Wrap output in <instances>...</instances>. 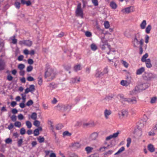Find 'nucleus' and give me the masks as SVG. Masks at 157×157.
<instances>
[{"label": "nucleus", "instance_id": "1", "mask_svg": "<svg viewBox=\"0 0 157 157\" xmlns=\"http://www.w3.org/2000/svg\"><path fill=\"white\" fill-rule=\"evenodd\" d=\"M44 77L47 78L48 81H51L55 77V74L53 70L50 67H48L45 73Z\"/></svg>", "mask_w": 157, "mask_h": 157}, {"label": "nucleus", "instance_id": "2", "mask_svg": "<svg viewBox=\"0 0 157 157\" xmlns=\"http://www.w3.org/2000/svg\"><path fill=\"white\" fill-rule=\"evenodd\" d=\"M81 4L79 3L77 6V9L75 11V13L76 16L80 17L81 18H83V11L81 8Z\"/></svg>", "mask_w": 157, "mask_h": 157}, {"label": "nucleus", "instance_id": "3", "mask_svg": "<svg viewBox=\"0 0 157 157\" xmlns=\"http://www.w3.org/2000/svg\"><path fill=\"white\" fill-rule=\"evenodd\" d=\"M128 115V112L125 110H122L118 113V115L120 119L126 117Z\"/></svg>", "mask_w": 157, "mask_h": 157}, {"label": "nucleus", "instance_id": "4", "mask_svg": "<svg viewBox=\"0 0 157 157\" xmlns=\"http://www.w3.org/2000/svg\"><path fill=\"white\" fill-rule=\"evenodd\" d=\"M144 89L141 86L139 87L136 86L135 88L132 91L130 92L129 94L130 95H133L136 94L140 92V89Z\"/></svg>", "mask_w": 157, "mask_h": 157}, {"label": "nucleus", "instance_id": "5", "mask_svg": "<svg viewBox=\"0 0 157 157\" xmlns=\"http://www.w3.org/2000/svg\"><path fill=\"white\" fill-rule=\"evenodd\" d=\"M112 114V111L110 109H105L104 112V117L106 119H108L109 118V116Z\"/></svg>", "mask_w": 157, "mask_h": 157}, {"label": "nucleus", "instance_id": "6", "mask_svg": "<svg viewBox=\"0 0 157 157\" xmlns=\"http://www.w3.org/2000/svg\"><path fill=\"white\" fill-rule=\"evenodd\" d=\"M134 8L133 6H130L122 10V12L125 13H129L133 11Z\"/></svg>", "mask_w": 157, "mask_h": 157}, {"label": "nucleus", "instance_id": "7", "mask_svg": "<svg viewBox=\"0 0 157 157\" xmlns=\"http://www.w3.org/2000/svg\"><path fill=\"white\" fill-rule=\"evenodd\" d=\"M35 90V86L33 85H31L29 88H27L25 90V94H27L29 92L33 93Z\"/></svg>", "mask_w": 157, "mask_h": 157}, {"label": "nucleus", "instance_id": "8", "mask_svg": "<svg viewBox=\"0 0 157 157\" xmlns=\"http://www.w3.org/2000/svg\"><path fill=\"white\" fill-rule=\"evenodd\" d=\"M146 78L147 80H151L153 79L157 78V76L152 73H149L147 74Z\"/></svg>", "mask_w": 157, "mask_h": 157}, {"label": "nucleus", "instance_id": "9", "mask_svg": "<svg viewBox=\"0 0 157 157\" xmlns=\"http://www.w3.org/2000/svg\"><path fill=\"white\" fill-rule=\"evenodd\" d=\"M98 133L97 132H94L92 133L90 136V139L91 140L96 139L98 136Z\"/></svg>", "mask_w": 157, "mask_h": 157}, {"label": "nucleus", "instance_id": "10", "mask_svg": "<svg viewBox=\"0 0 157 157\" xmlns=\"http://www.w3.org/2000/svg\"><path fill=\"white\" fill-rule=\"evenodd\" d=\"M137 102V100L136 98L132 97V98H129L128 103L135 104H136Z\"/></svg>", "mask_w": 157, "mask_h": 157}, {"label": "nucleus", "instance_id": "11", "mask_svg": "<svg viewBox=\"0 0 157 157\" xmlns=\"http://www.w3.org/2000/svg\"><path fill=\"white\" fill-rule=\"evenodd\" d=\"M148 150L151 152H153L155 151V148L154 146L151 144H149L147 146Z\"/></svg>", "mask_w": 157, "mask_h": 157}, {"label": "nucleus", "instance_id": "12", "mask_svg": "<svg viewBox=\"0 0 157 157\" xmlns=\"http://www.w3.org/2000/svg\"><path fill=\"white\" fill-rule=\"evenodd\" d=\"M5 63L3 60L0 59V71L3 70L5 67Z\"/></svg>", "mask_w": 157, "mask_h": 157}, {"label": "nucleus", "instance_id": "13", "mask_svg": "<svg viewBox=\"0 0 157 157\" xmlns=\"http://www.w3.org/2000/svg\"><path fill=\"white\" fill-rule=\"evenodd\" d=\"M63 110L64 111H69L71 109V106L68 105H63Z\"/></svg>", "mask_w": 157, "mask_h": 157}, {"label": "nucleus", "instance_id": "14", "mask_svg": "<svg viewBox=\"0 0 157 157\" xmlns=\"http://www.w3.org/2000/svg\"><path fill=\"white\" fill-rule=\"evenodd\" d=\"M145 71L144 68L141 67L140 68L137 70L136 74L137 75H140L142 74Z\"/></svg>", "mask_w": 157, "mask_h": 157}, {"label": "nucleus", "instance_id": "15", "mask_svg": "<svg viewBox=\"0 0 157 157\" xmlns=\"http://www.w3.org/2000/svg\"><path fill=\"white\" fill-rule=\"evenodd\" d=\"M140 37V33H137L135 36L134 40V42H136V44H138L139 41L138 40V39H139Z\"/></svg>", "mask_w": 157, "mask_h": 157}, {"label": "nucleus", "instance_id": "16", "mask_svg": "<svg viewBox=\"0 0 157 157\" xmlns=\"http://www.w3.org/2000/svg\"><path fill=\"white\" fill-rule=\"evenodd\" d=\"M121 84L125 86H127L130 84V82L127 81L122 80L121 81Z\"/></svg>", "mask_w": 157, "mask_h": 157}, {"label": "nucleus", "instance_id": "17", "mask_svg": "<svg viewBox=\"0 0 157 157\" xmlns=\"http://www.w3.org/2000/svg\"><path fill=\"white\" fill-rule=\"evenodd\" d=\"M80 82V78L75 77L71 78V82L72 83H78Z\"/></svg>", "mask_w": 157, "mask_h": 157}, {"label": "nucleus", "instance_id": "18", "mask_svg": "<svg viewBox=\"0 0 157 157\" xmlns=\"http://www.w3.org/2000/svg\"><path fill=\"white\" fill-rule=\"evenodd\" d=\"M147 23L145 20H144L140 25V27L141 29H144L146 27Z\"/></svg>", "mask_w": 157, "mask_h": 157}, {"label": "nucleus", "instance_id": "19", "mask_svg": "<svg viewBox=\"0 0 157 157\" xmlns=\"http://www.w3.org/2000/svg\"><path fill=\"white\" fill-rule=\"evenodd\" d=\"M105 43L101 45V48L102 49L104 50L105 49V46H106L109 49V50L110 49V45H109L108 43H107L106 41L105 42Z\"/></svg>", "mask_w": 157, "mask_h": 157}, {"label": "nucleus", "instance_id": "20", "mask_svg": "<svg viewBox=\"0 0 157 157\" xmlns=\"http://www.w3.org/2000/svg\"><path fill=\"white\" fill-rule=\"evenodd\" d=\"M146 67L147 68H150L151 67L152 65L151 63V60L149 59H147L146 61L145 62Z\"/></svg>", "mask_w": 157, "mask_h": 157}, {"label": "nucleus", "instance_id": "21", "mask_svg": "<svg viewBox=\"0 0 157 157\" xmlns=\"http://www.w3.org/2000/svg\"><path fill=\"white\" fill-rule=\"evenodd\" d=\"M72 146L75 148H78L80 147L81 144L78 142H75L72 144Z\"/></svg>", "mask_w": 157, "mask_h": 157}, {"label": "nucleus", "instance_id": "22", "mask_svg": "<svg viewBox=\"0 0 157 157\" xmlns=\"http://www.w3.org/2000/svg\"><path fill=\"white\" fill-rule=\"evenodd\" d=\"M147 84L146 83H144L141 84L140 85H139L138 86H137L139 87L140 86H141L142 88L144 89H140V91L141 90H145L147 88Z\"/></svg>", "mask_w": 157, "mask_h": 157}, {"label": "nucleus", "instance_id": "23", "mask_svg": "<svg viewBox=\"0 0 157 157\" xmlns=\"http://www.w3.org/2000/svg\"><path fill=\"white\" fill-rule=\"evenodd\" d=\"M152 28L151 25H149L147 26L146 28L145 32L147 33L148 34L150 33V31Z\"/></svg>", "mask_w": 157, "mask_h": 157}, {"label": "nucleus", "instance_id": "24", "mask_svg": "<svg viewBox=\"0 0 157 157\" xmlns=\"http://www.w3.org/2000/svg\"><path fill=\"white\" fill-rule=\"evenodd\" d=\"M125 150V148L124 147H121L120 149H119V150H118V151L115 154V155H117L120 153H122L123 151Z\"/></svg>", "mask_w": 157, "mask_h": 157}, {"label": "nucleus", "instance_id": "25", "mask_svg": "<svg viewBox=\"0 0 157 157\" xmlns=\"http://www.w3.org/2000/svg\"><path fill=\"white\" fill-rule=\"evenodd\" d=\"M93 149V148L88 146L86 147L85 148V150L88 154L91 153Z\"/></svg>", "mask_w": 157, "mask_h": 157}, {"label": "nucleus", "instance_id": "26", "mask_svg": "<svg viewBox=\"0 0 157 157\" xmlns=\"http://www.w3.org/2000/svg\"><path fill=\"white\" fill-rule=\"evenodd\" d=\"M32 44V42L29 40H25V45L28 46H31Z\"/></svg>", "mask_w": 157, "mask_h": 157}, {"label": "nucleus", "instance_id": "27", "mask_svg": "<svg viewBox=\"0 0 157 157\" xmlns=\"http://www.w3.org/2000/svg\"><path fill=\"white\" fill-rule=\"evenodd\" d=\"M148 57V54L147 53L145 54L142 57L141 60L142 62H145L146 61V59Z\"/></svg>", "mask_w": 157, "mask_h": 157}, {"label": "nucleus", "instance_id": "28", "mask_svg": "<svg viewBox=\"0 0 157 157\" xmlns=\"http://www.w3.org/2000/svg\"><path fill=\"white\" fill-rule=\"evenodd\" d=\"M21 3L17 1H16L14 4L15 7L17 9H19L20 7Z\"/></svg>", "mask_w": 157, "mask_h": 157}, {"label": "nucleus", "instance_id": "29", "mask_svg": "<svg viewBox=\"0 0 157 157\" xmlns=\"http://www.w3.org/2000/svg\"><path fill=\"white\" fill-rule=\"evenodd\" d=\"M110 6L112 8L115 9L117 8V5L114 2H112L110 3Z\"/></svg>", "mask_w": 157, "mask_h": 157}, {"label": "nucleus", "instance_id": "30", "mask_svg": "<svg viewBox=\"0 0 157 157\" xmlns=\"http://www.w3.org/2000/svg\"><path fill=\"white\" fill-rule=\"evenodd\" d=\"M37 140L40 143H42L44 141V138L43 137L39 136L37 138Z\"/></svg>", "mask_w": 157, "mask_h": 157}, {"label": "nucleus", "instance_id": "31", "mask_svg": "<svg viewBox=\"0 0 157 157\" xmlns=\"http://www.w3.org/2000/svg\"><path fill=\"white\" fill-rule=\"evenodd\" d=\"M81 69V66L80 64L75 66L74 67V70L75 71H77Z\"/></svg>", "mask_w": 157, "mask_h": 157}, {"label": "nucleus", "instance_id": "32", "mask_svg": "<svg viewBox=\"0 0 157 157\" xmlns=\"http://www.w3.org/2000/svg\"><path fill=\"white\" fill-rule=\"evenodd\" d=\"M129 98H124L123 96L121 97V100L122 102L123 103L124 102H127L128 103Z\"/></svg>", "mask_w": 157, "mask_h": 157}, {"label": "nucleus", "instance_id": "33", "mask_svg": "<svg viewBox=\"0 0 157 157\" xmlns=\"http://www.w3.org/2000/svg\"><path fill=\"white\" fill-rule=\"evenodd\" d=\"M31 118L34 120H36L37 118V114L35 112L33 113L31 116Z\"/></svg>", "mask_w": 157, "mask_h": 157}, {"label": "nucleus", "instance_id": "34", "mask_svg": "<svg viewBox=\"0 0 157 157\" xmlns=\"http://www.w3.org/2000/svg\"><path fill=\"white\" fill-rule=\"evenodd\" d=\"M15 36H13L11 38L12 40V43L14 44H16L17 43V40L15 38Z\"/></svg>", "mask_w": 157, "mask_h": 157}, {"label": "nucleus", "instance_id": "35", "mask_svg": "<svg viewBox=\"0 0 157 157\" xmlns=\"http://www.w3.org/2000/svg\"><path fill=\"white\" fill-rule=\"evenodd\" d=\"M157 100V97H155L151 98L150 103L151 104H154L156 103Z\"/></svg>", "mask_w": 157, "mask_h": 157}, {"label": "nucleus", "instance_id": "36", "mask_svg": "<svg viewBox=\"0 0 157 157\" xmlns=\"http://www.w3.org/2000/svg\"><path fill=\"white\" fill-rule=\"evenodd\" d=\"M104 25L105 29L109 28L110 25L109 22L107 21H106L104 22Z\"/></svg>", "mask_w": 157, "mask_h": 157}, {"label": "nucleus", "instance_id": "37", "mask_svg": "<svg viewBox=\"0 0 157 157\" xmlns=\"http://www.w3.org/2000/svg\"><path fill=\"white\" fill-rule=\"evenodd\" d=\"M26 125L28 128H30L32 126V124L31 122L29 121H27L26 122Z\"/></svg>", "mask_w": 157, "mask_h": 157}, {"label": "nucleus", "instance_id": "38", "mask_svg": "<svg viewBox=\"0 0 157 157\" xmlns=\"http://www.w3.org/2000/svg\"><path fill=\"white\" fill-rule=\"evenodd\" d=\"M63 106H63V105L61 104H58L56 106V107L57 108V109H58L59 110H63Z\"/></svg>", "mask_w": 157, "mask_h": 157}, {"label": "nucleus", "instance_id": "39", "mask_svg": "<svg viewBox=\"0 0 157 157\" xmlns=\"http://www.w3.org/2000/svg\"><path fill=\"white\" fill-rule=\"evenodd\" d=\"M91 49L93 51H95L97 49V47L94 44H92L90 45Z\"/></svg>", "mask_w": 157, "mask_h": 157}, {"label": "nucleus", "instance_id": "40", "mask_svg": "<svg viewBox=\"0 0 157 157\" xmlns=\"http://www.w3.org/2000/svg\"><path fill=\"white\" fill-rule=\"evenodd\" d=\"M14 124L15 127L18 128H20L21 126V123L19 121H15Z\"/></svg>", "mask_w": 157, "mask_h": 157}, {"label": "nucleus", "instance_id": "41", "mask_svg": "<svg viewBox=\"0 0 157 157\" xmlns=\"http://www.w3.org/2000/svg\"><path fill=\"white\" fill-rule=\"evenodd\" d=\"M33 124L36 127H39L40 124V122L38 120H36L34 122Z\"/></svg>", "mask_w": 157, "mask_h": 157}, {"label": "nucleus", "instance_id": "42", "mask_svg": "<svg viewBox=\"0 0 157 157\" xmlns=\"http://www.w3.org/2000/svg\"><path fill=\"white\" fill-rule=\"evenodd\" d=\"M18 67L20 70H22L25 68V66L24 64H20L18 65Z\"/></svg>", "mask_w": 157, "mask_h": 157}, {"label": "nucleus", "instance_id": "43", "mask_svg": "<svg viewBox=\"0 0 157 157\" xmlns=\"http://www.w3.org/2000/svg\"><path fill=\"white\" fill-rule=\"evenodd\" d=\"M119 134V131H117L116 133H113V134L111 135L113 138H116L118 137Z\"/></svg>", "mask_w": 157, "mask_h": 157}, {"label": "nucleus", "instance_id": "44", "mask_svg": "<svg viewBox=\"0 0 157 157\" xmlns=\"http://www.w3.org/2000/svg\"><path fill=\"white\" fill-rule=\"evenodd\" d=\"M39 129H35L33 132V134L35 136H37L39 134Z\"/></svg>", "mask_w": 157, "mask_h": 157}, {"label": "nucleus", "instance_id": "45", "mask_svg": "<svg viewBox=\"0 0 157 157\" xmlns=\"http://www.w3.org/2000/svg\"><path fill=\"white\" fill-rule=\"evenodd\" d=\"M26 94H21V95L22 96V102H25L26 100Z\"/></svg>", "mask_w": 157, "mask_h": 157}, {"label": "nucleus", "instance_id": "46", "mask_svg": "<svg viewBox=\"0 0 157 157\" xmlns=\"http://www.w3.org/2000/svg\"><path fill=\"white\" fill-rule=\"evenodd\" d=\"M23 143V140L20 139L19 140L17 141V146L18 147H21Z\"/></svg>", "mask_w": 157, "mask_h": 157}, {"label": "nucleus", "instance_id": "47", "mask_svg": "<svg viewBox=\"0 0 157 157\" xmlns=\"http://www.w3.org/2000/svg\"><path fill=\"white\" fill-rule=\"evenodd\" d=\"M63 126L62 124H57L56 126V129L57 130L61 129Z\"/></svg>", "mask_w": 157, "mask_h": 157}, {"label": "nucleus", "instance_id": "48", "mask_svg": "<svg viewBox=\"0 0 157 157\" xmlns=\"http://www.w3.org/2000/svg\"><path fill=\"white\" fill-rule=\"evenodd\" d=\"M25 130L23 128H21L20 130V133L22 135L25 134Z\"/></svg>", "mask_w": 157, "mask_h": 157}, {"label": "nucleus", "instance_id": "49", "mask_svg": "<svg viewBox=\"0 0 157 157\" xmlns=\"http://www.w3.org/2000/svg\"><path fill=\"white\" fill-rule=\"evenodd\" d=\"M65 69L67 71H69L71 69V67L69 65H65L64 66Z\"/></svg>", "mask_w": 157, "mask_h": 157}, {"label": "nucleus", "instance_id": "50", "mask_svg": "<svg viewBox=\"0 0 157 157\" xmlns=\"http://www.w3.org/2000/svg\"><path fill=\"white\" fill-rule=\"evenodd\" d=\"M155 130H152L151 131L149 132L148 134L149 136H153L155 135Z\"/></svg>", "mask_w": 157, "mask_h": 157}, {"label": "nucleus", "instance_id": "51", "mask_svg": "<svg viewBox=\"0 0 157 157\" xmlns=\"http://www.w3.org/2000/svg\"><path fill=\"white\" fill-rule=\"evenodd\" d=\"M33 104V101L32 100H30L29 101L26 103V105L28 106H29Z\"/></svg>", "mask_w": 157, "mask_h": 157}, {"label": "nucleus", "instance_id": "52", "mask_svg": "<svg viewBox=\"0 0 157 157\" xmlns=\"http://www.w3.org/2000/svg\"><path fill=\"white\" fill-rule=\"evenodd\" d=\"M92 3L95 6H97L98 5V2L97 0H92Z\"/></svg>", "mask_w": 157, "mask_h": 157}, {"label": "nucleus", "instance_id": "53", "mask_svg": "<svg viewBox=\"0 0 157 157\" xmlns=\"http://www.w3.org/2000/svg\"><path fill=\"white\" fill-rule=\"evenodd\" d=\"M71 135V134L67 131L64 132L63 133V136H70Z\"/></svg>", "mask_w": 157, "mask_h": 157}, {"label": "nucleus", "instance_id": "54", "mask_svg": "<svg viewBox=\"0 0 157 157\" xmlns=\"http://www.w3.org/2000/svg\"><path fill=\"white\" fill-rule=\"evenodd\" d=\"M33 69V67L31 66H29L27 67V72H30Z\"/></svg>", "mask_w": 157, "mask_h": 157}, {"label": "nucleus", "instance_id": "55", "mask_svg": "<svg viewBox=\"0 0 157 157\" xmlns=\"http://www.w3.org/2000/svg\"><path fill=\"white\" fill-rule=\"evenodd\" d=\"M38 84L40 85H41L43 82L42 78L41 77H38Z\"/></svg>", "mask_w": 157, "mask_h": 157}, {"label": "nucleus", "instance_id": "56", "mask_svg": "<svg viewBox=\"0 0 157 157\" xmlns=\"http://www.w3.org/2000/svg\"><path fill=\"white\" fill-rule=\"evenodd\" d=\"M13 79V77L10 75H8L7 77V79L9 81H11Z\"/></svg>", "mask_w": 157, "mask_h": 157}, {"label": "nucleus", "instance_id": "57", "mask_svg": "<svg viewBox=\"0 0 157 157\" xmlns=\"http://www.w3.org/2000/svg\"><path fill=\"white\" fill-rule=\"evenodd\" d=\"M11 120L13 121H15L16 120L17 118L16 117L15 115H12L11 117Z\"/></svg>", "mask_w": 157, "mask_h": 157}, {"label": "nucleus", "instance_id": "58", "mask_svg": "<svg viewBox=\"0 0 157 157\" xmlns=\"http://www.w3.org/2000/svg\"><path fill=\"white\" fill-rule=\"evenodd\" d=\"M12 142V140L10 138H7L5 140V142L6 144H10Z\"/></svg>", "mask_w": 157, "mask_h": 157}, {"label": "nucleus", "instance_id": "59", "mask_svg": "<svg viewBox=\"0 0 157 157\" xmlns=\"http://www.w3.org/2000/svg\"><path fill=\"white\" fill-rule=\"evenodd\" d=\"M122 64L123 65L126 67H127L128 66V63L126 61H124V60H122Z\"/></svg>", "mask_w": 157, "mask_h": 157}, {"label": "nucleus", "instance_id": "60", "mask_svg": "<svg viewBox=\"0 0 157 157\" xmlns=\"http://www.w3.org/2000/svg\"><path fill=\"white\" fill-rule=\"evenodd\" d=\"M27 80L29 81H34V79L33 78L30 76L27 77Z\"/></svg>", "mask_w": 157, "mask_h": 157}, {"label": "nucleus", "instance_id": "61", "mask_svg": "<svg viewBox=\"0 0 157 157\" xmlns=\"http://www.w3.org/2000/svg\"><path fill=\"white\" fill-rule=\"evenodd\" d=\"M149 39V36L147 35H146L145 38V42L147 44L148 42Z\"/></svg>", "mask_w": 157, "mask_h": 157}, {"label": "nucleus", "instance_id": "62", "mask_svg": "<svg viewBox=\"0 0 157 157\" xmlns=\"http://www.w3.org/2000/svg\"><path fill=\"white\" fill-rule=\"evenodd\" d=\"M85 35L86 36L90 37L91 36L92 34L90 32L86 31L85 33Z\"/></svg>", "mask_w": 157, "mask_h": 157}, {"label": "nucleus", "instance_id": "63", "mask_svg": "<svg viewBox=\"0 0 157 157\" xmlns=\"http://www.w3.org/2000/svg\"><path fill=\"white\" fill-rule=\"evenodd\" d=\"M104 74H107L108 72V70L107 67L105 68L102 71Z\"/></svg>", "mask_w": 157, "mask_h": 157}, {"label": "nucleus", "instance_id": "64", "mask_svg": "<svg viewBox=\"0 0 157 157\" xmlns=\"http://www.w3.org/2000/svg\"><path fill=\"white\" fill-rule=\"evenodd\" d=\"M18 118L19 120H22L23 119L24 116L22 114H20L18 116Z\"/></svg>", "mask_w": 157, "mask_h": 157}]
</instances>
